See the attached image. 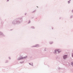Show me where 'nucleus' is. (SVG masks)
Segmentation results:
<instances>
[{
    "label": "nucleus",
    "mask_w": 73,
    "mask_h": 73,
    "mask_svg": "<svg viewBox=\"0 0 73 73\" xmlns=\"http://www.w3.org/2000/svg\"><path fill=\"white\" fill-rule=\"evenodd\" d=\"M7 1H9V0H7Z\"/></svg>",
    "instance_id": "nucleus-7"
},
{
    "label": "nucleus",
    "mask_w": 73,
    "mask_h": 73,
    "mask_svg": "<svg viewBox=\"0 0 73 73\" xmlns=\"http://www.w3.org/2000/svg\"><path fill=\"white\" fill-rule=\"evenodd\" d=\"M72 57H73V53L72 54Z\"/></svg>",
    "instance_id": "nucleus-5"
},
{
    "label": "nucleus",
    "mask_w": 73,
    "mask_h": 73,
    "mask_svg": "<svg viewBox=\"0 0 73 73\" xmlns=\"http://www.w3.org/2000/svg\"><path fill=\"white\" fill-rule=\"evenodd\" d=\"M59 51H60V50L58 49H57L55 50V53H56V52H58L59 53H60V52H59Z\"/></svg>",
    "instance_id": "nucleus-1"
},
{
    "label": "nucleus",
    "mask_w": 73,
    "mask_h": 73,
    "mask_svg": "<svg viewBox=\"0 0 73 73\" xmlns=\"http://www.w3.org/2000/svg\"><path fill=\"white\" fill-rule=\"evenodd\" d=\"M72 12H73V10L72 11Z\"/></svg>",
    "instance_id": "nucleus-6"
},
{
    "label": "nucleus",
    "mask_w": 73,
    "mask_h": 73,
    "mask_svg": "<svg viewBox=\"0 0 73 73\" xmlns=\"http://www.w3.org/2000/svg\"><path fill=\"white\" fill-rule=\"evenodd\" d=\"M67 57V55H64L63 56L64 59H65Z\"/></svg>",
    "instance_id": "nucleus-2"
},
{
    "label": "nucleus",
    "mask_w": 73,
    "mask_h": 73,
    "mask_svg": "<svg viewBox=\"0 0 73 73\" xmlns=\"http://www.w3.org/2000/svg\"><path fill=\"white\" fill-rule=\"evenodd\" d=\"M71 64V65H72V66H73V62Z\"/></svg>",
    "instance_id": "nucleus-4"
},
{
    "label": "nucleus",
    "mask_w": 73,
    "mask_h": 73,
    "mask_svg": "<svg viewBox=\"0 0 73 73\" xmlns=\"http://www.w3.org/2000/svg\"><path fill=\"white\" fill-rule=\"evenodd\" d=\"M21 59H23V58H21L20 59V60H21Z\"/></svg>",
    "instance_id": "nucleus-3"
}]
</instances>
